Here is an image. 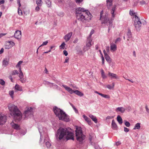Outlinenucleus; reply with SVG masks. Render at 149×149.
<instances>
[{"mask_svg":"<svg viewBox=\"0 0 149 149\" xmlns=\"http://www.w3.org/2000/svg\"><path fill=\"white\" fill-rule=\"evenodd\" d=\"M56 136V137L60 140H74V134L66 128H60L57 130Z\"/></svg>","mask_w":149,"mask_h":149,"instance_id":"nucleus-1","label":"nucleus"},{"mask_svg":"<svg viewBox=\"0 0 149 149\" xmlns=\"http://www.w3.org/2000/svg\"><path fill=\"white\" fill-rule=\"evenodd\" d=\"M76 17L78 20L84 21L90 20L92 16L88 10L79 8L76 10Z\"/></svg>","mask_w":149,"mask_h":149,"instance_id":"nucleus-2","label":"nucleus"},{"mask_svg":"<svg viewBox=\"0 0 149 149\" xmlns=\"http://www.w3.org/2000/svg\"><path fill=\"white\" fill-rule=\"evenodd\" d=\"M8 108L10 112V114L14 117V118L16 121H20L22 119V114L17 106L13 104H9Z\"/></svg>","mask_w":149,"mask_h":149,"instance_id":"nucleus-3","label":"nucleus"},{"mask_svg":"<svg viewBox=\"0 0 149 149\" xmlns=\"http://www.w3.org/2000/svg\"><path fill=\"white\" fill-rule=\"evenodd\" d=\"M53 110L56 116L58 117L60 120H63L67 122L69 121L68 116L60 109L55 107L53 108Z\"/></svg>","mask_w":149,"mask_h":149,"instance_id":"nucleus-4","label":"nucleus"},{"mask_svg":"<svg viewBox=\"0 0 149 149\" xmlns=\"http://www.w3.org/2000/svg\"><path fill=\"white\" fill-rule=\"evenodd\" d=\"M75 132L77 140L81 142L84 139L85 136L83 134L81 128H76Z\"/></svg>","mask_w":149,"mask_h":149,"instance_id":"nucleus-5","label":"nucleus"},{"mask_svg":"<svg viewBox=\"0 0 149 149\" xmlns=\"http://www.w3.org/2000/svg\"><path fill=\"white\" fill-rule=\"evenodd\" d=\"M102 20V23L105 24L107 25L109 24V30L111 29L112 27V21L110 20L108 17L107 15H105L104 17L102 18L101 19Z\"/></svg>","mask_w":149,"mask_h":149,"instance_id":"nucleus-6","label":"nucleus"},{"mask_svg":"<svg viewBox=\"0 0 149 149\" xmlns=\"http://www.w3.org/2000/svg\"><path fill=\"white\" fill-rule=\"evenodd\" d=\"M62 86L66 90L69 92L71 94H72V93H74L80 96H82L84 95L83 93L77 90L73 91L72 89L65 85H63Z\"/></svg>","mask_w":149,"mask_h":149,"instance_id":"nucleus-7","label":"nucleus"},{"mask_svg":"<svg viewBox=\"0 0 149 149\" xmlns=\"http://www.w3.org/2000/svg\"><path fill=\"white\" fill-rule=\"evenodd\" d=\"M134 24L136 30L139 31L141 29V23L140 20V19L136 15H135Z\"/></svg>","mask_w":149,"mask_h":149,"instance_id":"nucleus-8","label":"nucleus"},{"mask_svg":"<svg viewBox=\"0 0 149 149\" xmlns=\"http://www.w3.org/2000/svg\"><path fill=\"white\" fill-rule=\"evenodd\" d=\"M93 44L92 42V38H88L86 42V45L84 47V49H86V50H88Z\"/></svg>","mask_w":149,"mask_h":149,"instance_id":"nucleus-9","label":"nucleus"},{"mask_svg":"<svg viewBox=\"0 0 149 149\" xmlns=\"http://www.w3.org/2000/svg\"><path fill=\"white\" fill-rule=\"evenodd\" d=\"M33 109L30 107L28 108L27 110H26L24 112V114L25 115V117H27L33 114Z\"/></svg>","mask_w":149,"mask_h":149,"instance_id":"nucleus-10","label":"nucleus"},{"mask_svg":"<svg viewBox=\"0 0 149 149\" xmlns=\"http://www.w3.org/2000/svg\"><path fill=\"white\" fill-rule=\"evenodd\" d=\"M7 120L6 116L0 114V125L4 124Z\"/></svg>","mask_w":149,"mask_h":149,"instance_id":"nucleus-11","label":"nucleus"},{"mask_svg":"<svg viewBox=\"0 0 149 149\" xmlns=\"http://www.w3.org/2000/svg\"><path fill=\"white\" fill-rule=\"evenodd\" d=\"M72 34V32H71L68 33L64 36V39L65 40V42H67L70 39Z\"/></svg>","mask_w":149,"mask_h":149,"instance_id":"nucleus-12","label":"nucleus"},{"mask_svg":"<svg viewBox=\"0 0 149 149\" xmlns=\"http://www.w3.org/2000/svg\"><path fill=\"white\" fill-rule=\"evenodd\" d=\"M15 38L17 39H20L22 37L21 32V31H17L15 32L14 34Z\"/></svg>","mask_w":149,"mask_h":149,"instance_id":"nucleus-13","label":"nucleus"},{"mask_svg":"<svg viewBox=\"0 0 149 149\" xmlns=\"http://www.w3.org/2000/svg\"><path fill=\"white\" fill-rule=\"evenodd\" d=\"M108 75L111 79H119V77L116 74L112 73L109 72H108Z\"/></svg>","mask_w":149,"mask_h":149,"instance_id":"nucleus-14","label":"nucleus"},{"mask_svg":"<svg viewBox=\"0 0 149 149\" xmlns=\"http://www.w3.org/2000/svg\"><path fill=\"white\" fill-rule=\"evenodd\" d=\"M117 46L113 43H111L110 44V50L112 52H113L117 49Z\"/></svg>","mask_w":149,"mask_h":149,"instance_id":"nucleus-15","label":"nucleus"},{"mask_svg":"<svg viewBox=\"0 0 149 149\" xmlns=\"http://www.w3.org/2000/svg\"><path fill=\"white\" fill-rule=\"evenodd\" d=\"M125 109L123 107H118L116 109L115 111L117 112H120L121 113H123L125 111Z\"/></svg>","mask_w":149,"mask_h":149,"instance_id":"nucleus-16","label":"nucleus"},{"mask_svg":"<svg viewBox=\"0 0 149 149\" xmlns=\"http://www.w3.org/2000/svg\"><path fill=\"white\" fill-rule=\"evenodd\" d=\"M111 127L114 130H117L118 128L117 125L114 120L112 121Z\"/></svg>","mask_w":149,"mask_h":149,"instance_id":"nucleus-17","label":"nucleus"},{"mask_svg":"<svg viewBox=\"0 0 149 149\" xmlns=\"http://www.w3.org/2000/svg\"><path fill=\"white\" fill-rule=\"evenodd\" d=\"M10 125L13 128L16 130H19V126L17 124H15L12 122L11 123Z\"/></svg>","mask_w":149,"mask_h":149,"instance_id":"nucleus-18","label":"nucleus"},{"mask_svg":"<svg viewBox=\"0 0 149 149\" xmlns=\"http://www.w3.org/2000/svg\"><path fill=\"white\" fill-rule=\"evenodd\" d=\"M83 117L84 118L85 120L88 122L89 125L92 124L91 122L90 118L84 115H83Z\"/></svg>","mask_w":149,"mask_h":149,"instance_id":"nucleus-19","label":"nucleus"},{"mask_svg":"<svg viewBox=\"0 0 149 149\" xmlns=\"http://www.w3.org/2000/svg\"><path fill=\"white\" fill-rule=\"evenodd\" d=\"M116 5L114 6L111 11V14H112V16L113 18L115 16L114 12L116 9Z\"/></svg>","mask_w":149,"mask_h":149,"instance_id":"nucleus-20","label":"nucleus"},{"mask_svg":"<svg viewBox=\"0 0 149 149\" xmlns=\"http://www.w3.org/2000/svg\"><path fill=\"white\" fill-rule=\"evenodd\" d=\"M112 1L107 0V6L108 9H109L112 5Z\"/></svg>","mask_w":149,"mask_h":149,"instance_id":"nucleus-21","label":"nucleus"},{"mask_svg":"<svg viewBox=\"0 0 149 149\" xmlns=\"http://www.w3.org/2000/svg\"><path fill=\"white\" fill-rule=\"evenodd\" d=\"M89 116L92 120L93 121L95 122V123H97V119L95 116L91 114H89Z\"/></svg>","mask_w":149,"mask_h":149,"instance_id":"nucleus-22","label":"nucleus"},{"mask_svg":"<svg viewBox=\"0 0 149 149\" xmlns=\"http://www.w3.org/2000/svg\"><path fill=\"white\" fill-rule=\"evenodd\" d=\"M117 120L120 125L123 123V120L122 118L119 115L117 117Z\"/></svg>","mask_w":149,"mask_h":149,"instance_id":"nucleus-23","label":"nucleus"},{"mask_svg":"<svg viewBox=\"0 0 149 149\" xmlns=\"http://www.w3.org/2000/svg\"><path fill=\"white\" fill-rule=\"evenodd\" d=\"M15 88L18 91H22V87L18 84L16 85L15 86Z\"/></svg>","mask_w":149,"mask_h":149,"instance_id":"nucleus-24","label":"nucleus"},{"mask_svg":"<svg viewBox=\"0 0 149 149\" xmlns=\"http://www.w3.org/2000/svg\"><path fill=\"white\" fill-rule=\"evenodd\" d=\"M140 123H136L133 128L134 130L139 129L140 128Z\"/></svg>","mask_w":149,"mask_h":149,"instance_id":"nucleus-25","label":"nucleus"},{"mask_svg":"<svg viewBox=\"0 0 149 149\" xmlns=\"http://www.w3.org/2000/svg\"><path fill=\"white\" fill-rule=\"evenodd\" d=\"M23 63V61H19L17 63V64L16 66V68H19V70H20L21 69V66L20 65Z\"/></svg>","mask_w":149,"mask_h":149,"instance_id":"nucleus-26","label":"nucleus"},{"mask_svg":"<svg viewBox=\"0 0 149 149\" xmlns=\"http://www.w3.org/2000/svg\"><path fill=\"white\" fill-rule=\"evenodd\" d=\"M8 60L7 59H5L3 61V65H6L8 63Z\"/></svg>","mask_w":149,"mask_h":149,"instance_id":"nucleus-27","label":"nucleus"},{"mask_svg":"<svg viewBox=\"0 0 149 149\" xmlns=\"http://www.w3.org/2000/svg\"><path fill=\"white\" fill-rule=\"evenodd\" d=\"M4 47L6 49H9L12 48V46L7 42L5 45Z\"/></svg>","mask_w":149,"mask_h":149,"instance_id":"nucleus-28","label":"nucleus"},{"mask_svg":"<svg viewBox=\"0 0 149 149\" xmlns=\"http://www.w3.org/2000/svg\"><path fill=\"white\" fill-rule=\"evenodd\" d=\"M42 3V0H37L36 1V3L38 6H41Z\"/></svg>","mask_w":149,"mask_h":149,"instance_id":"nucleus-29","label":"nucleus"},{"mask_svg":"<svg viewBox=\"0 0 149 149\" xmlns=\"http://www.w3.org/2000/svg\"><path fill=\"white\" fill-rule=\"evenodd\" d=\"M104 57L106 60V61L109 62H110L111 60H110V58L109 57V56L108 55V54H107L106 55H104Z\"/></svg>","mask_w":149,"mask_h":149,"instance_id":"nucleus-30","label":"nucleus"},{"mask_svg":"<svg viewBox=\"0 0 149 149\" xmlns=\"http://www.w3.org/2000/svg\"><path fill=\"white\" fill-rule=\"evenodd\" d=\"M102 77L103 79H105L107 78V76L105 75L104 71L102 69L101 71Z\"/></svg>","mask_w":149,"mask_h":149,"instance_id":"nucleus-31","label":"nucleus"},{"mask_svg":"<svg viewBox=\"0 0 149 149\" xmlns=\"http://www.w3.org/2000/svg\"><path fill=\"white\" fill-rule=\"evenodd\" d=\"M45 2L48 7H50L51 5V2L50 0H45Z\"/></svg>","mask_w":149,"mask_h":149,"instance_id":"nucleus-32","label":"nucleus"},{"mask_svg":"<svg viewBox=\"0 0 149 149\" xmlns=\"http://www.w3.org/2000/svg\"><path fill=\"white\" fill-rule=\"evenodd\" d=\"M101 96L106 98L109 99L110 98V96L108 95H105L102 93V94H101Z\"/></svg>","mask_w":149,"mask_h":149,"instance_id":"nucleus-33","label":"nucleus"},{"mask_svg":"<svg viewBox=\"0 0 149 149\" xmlns=\"http://www.w3.org/2000/svg\"><path fill=\"white\" fill-rule=\"evenodd\" d=\"M127 35L128 37V38H131L132 37V33L130 30H129L127 33Z\"/></svg>","mask_w":149,"mask_h":149,"instance_id":"nucleus-34","label":"nucleus"},{"mask_svg":"<svg viewBox=\"0 0 149 149\" xmlns=\"http://www.w3.org/2000/svg\"><path fill=\"white\" fill-rule=\"evenodd\" d=\"M19 78H21L22 77H23L24 75L23 73L21 70H19Z\"/></svg>","mask_w":149,"mask_h":149,"instance_id":"nucleus-35","label":"nucleus"},{"mask_svg":"<svg viewBox=\"0 0 149 149\" xmlns=\"http://www.w3.org/2000/svg\"><path fill=\"white\" fill-rule=\"evenodd\" d=\"M124 122H125V125L126 127H128L130 126V123L129 122L127 121L126 120L124 121Z\"/></svg>","mask_w":149,"mask_h":149,"instance_id":"nucleus-36","label":"nucleus"},{"mask_svg":"<svg viewBox=\"0 0 149 149\" xmlns=\"http://www.w3.org/2000/svg\"><path fill=\"white\" fill-rule=\"evenodd\" d=\"M65 44L64 42H63L62 44L59 47L60 49H64Z\"/></svg>","mask_w":149,"mask_h":149,"instance_id":"nucleus-37","label":"nucleus"},{"mask_svg":"<svg viewBox=\"0 0 149 149\" xmlns=\"http://www.w3.org/2000/svg\"><path fill=\"white\" fill-rule=\"evenodd\" d=\"M47 84L50 87H52V86H55L56 87H57V85H53V84H53L49 82H47Z\"/></svg>","mask_w":149,"mask_h":149,"instance_id":"nucleus-38","label":"nucleus"},{"mask_svg":"<svg viewBox=\"0 0 149 149\" xmlns=\"http://www.w3.org/2000/svg\"><path fill=\"white\" fill-rule=\"evenodd\" d=\"M19 73V72L17 70H13V72L12 74L13 75H15V74H18Z\"/></svg>","mask_w":149,"mask_h":149,"instance_id":"nucleus-39","label":"nucleus"},{"mask_svg":"<svg viewBox=\"0 0 149 149\" xmlns=\"http://www.w3.org/2000/svg\"><path fill=\"white\" fill-rule=\"evenodd\" d=\"M9 44H10V45L12 46V47L15 45V43L14 42L11 41H8V42Z\"/></svg>","mask_w":149,"mask_h":149,"instance_id":"nucleus-40","label":"nucleus"},{"mask_svg":"<svg viewBox=\"0 0 149 149\" xmlns=\"http://www.w3.org/2000/svg\"><path fill=\"white\" fill-rule=\"evenodd\" d=\"M48 43V41H46L43 42L42 44L39 46V47H41V46H43L44 45H46Z\"/></svg>","mask_w":149,"mask_h":149,"instance_id":"nucleus-41","label":"nucleus"},{"mask_svg":"<svg viewBox=\"0 0 149 149\" xmlns=\"http://www.w3.org/2000/svg\"><path fill=\"white\" fill-rule=\"evenodd\" d=\"M18 14L20 15H22V10L19 9V8H18Z\"/></svg>","mask_w":149,"mask_h":149,"instance_id":"nucleus-42","label":"nucleus"},{"mask_svg":"<svg viewBox=\"0 0 149 149\" xmlns=\"http://www.w3.org/2000/svg\"><path fill=\"white\" fill-rule=\"evenodd\" d=\"M46 145L47 147V148H49L51 146V144L48 141H47V142H46Z\"/></svg>","mask_w":149,"mask_h":149,"instance_id":"nucleus-43","label":"nucleus"},{"mask_svg":"<svg viewBox=\"0 0 149 149\" xmlns=\"http://www.w3.org/2000/svg\"><path fill=\"white\" fill-rule=\"evenodd\" d=\"M19 80L21 81V82L22 83H24L26 81L24 79V78L23 77H22L21 78H19Z\"/></svg>","mask_w":149,"mask_h":149,"instance_id":"nucleus-44","label":"nucleus"},{"mask_svg":"<svg viewBox=\"0 0 149 149\" xmlns=\"http://www.w3.org/2000/svg\"><path fill=\"white\" fill-rule=\"evenodd\" d=\"M94 31L93 30H92L90 34V35L89 36L88 38H91V37L92 35L94 33Z\"/></svg>","mask_w":149,"mask_h":149,"instance_id":"nucleus-45","label":"nucleus"},{"mask_svg":"<svg viewBox=\"0 0 149 149\" xmlns=\"http://www.w3.org/2000/svg\"><path fill=\"white\" fill-rule=\"evenodd\" d=\"M5 82L4 80L2 79H0V84L2 85H3L5 84Z\"/></svg>","mask_w":149,"mask_h":149,"instance_id":"nucleus-46","label":"nucleus"},{"mask_svg":"<svg viewBox=\"0 0 149 149\" xmlns=\"http://www.w3.org/2000/svg\"><path fill=\"white\" fill-rule=\"evenodd\" d=\"M121 39L120 38H118L115 41V43H117L118 42H120L121 41Z\"/></svg>","mask_w":149,"mask_h":149,"instance_id":"nucleus-47","label":"nucleus"},{"mask_svg":"<svg viewBox=\"0 0 149 149\" xmlns=\"http://www.w3.org/2000/svg\"><path fill=\"white\" fill-rule=\"evenodd\" d=\"M9 94L10 95L13 97V95L14 94V91H10L9 92Z\"/></svg>","mask_w":149,"mask_h":149,"instance_id":"nucleus-48","label":"nucleus"},{"mask_svg":"<svg viewBox=\"0 0 149 149\" xmlns=\"http://www.w3.org/2000/svg\"><path fill=\"white\" fill-rule=\"evenodd\" d=\"M140 3L141 5H142L146 4V2L145 1L142 0L140 2Z\"/></svg>","mask_w":149,"mask_h":149,"instance_id":"nucleus-49","label":"nucleus"},{"mask_svg":"<svg viewBox=\"0 0 149 149\" xmlns=\"http://www.w3.org/2000/svg\"><path fill=\"white\" fill-rule=\"evenodd\" d=\"M124 131L125 132H127L129 131V129L126 127H124Z\"/></svg>","mask_w":149,"mask_h":149,"instance_id":"nucleus-50","label":"nucleus"},{"mask_svg":"<svg viewBox=\"0 0 149 149\" xmlns=\"http://www.w3.org/2000/svg\"><path fill=\"white\" fill-rule=\"evenodd\" d=\"M69 58L68 57H66V59H65V62H64V63H66L68 62L69 61Z\"/></svg>","mask_w":149,"mask_h":149,"instance_id":"nucleus-51","label":"nucleus"},{"mask_svg":"<svg viewBox=\"0 0 149 149\" xmlns=\"http://www.w3.org/2000/svg\"><path fill=\"white\" fill-rule=\"evenodd\" d=\"M64 54L65 56H67L68 55V53L66 50H64L63 51Z\"/></svg>","mask_w":149,"mask_h":149,"instance_id":"nucleus-52","label":"nucleus"},{"mask_svg":"<svg viewBox=\"0 0 149 149\" xmlns=\"http://www.w3.org/2000/svg\"><path fill=\"white\" fill-rule=\"evenodd\" d=\"M107 88H109V89H112L113 88L112 87V86H111L110 85H107Z\"/></svg>","mask_w":149,"mask_h":149,"instance_id":"nucleus-53","label":"nucleus"},{"mask_svg":"<svg viewBox=\"0 0 149 149\" xmlns=\"http://www.w3.org/2000/svg\"><path fill=\"white\" fill-rule=\"evenodd\" d=\"M20 0H17V3L18 4L19 7H20L21 6V4L20 3Z\"/></svg>","mask_w":149,"mask_h":149,"instance_id":"nucleus-54","label":"nucleus"},{"mask_svg":"<svg viewBox=\"0 0 149 149\" xmlns=\"http://www.w3.org/2000/svg\"><path fill=\"white\" fill-rule=\"evenodd\" d=\"M5 3V1L4 0H0V5L3 4Z\"/></svg>","mask_w":149,"mask_h":149,"instance_id":"nucleus-55","label":"nucleus"},{"mask_svg":"<svg viewBox=\"0 0 149 149\" xmlns=\"http://www.w3.org/2000/svg\"><path fill=\"white\" fill-rule=\"evenodd\" d=\"M109 46H106V50L107 52H109Z\"/></svg>","mask_w":149,"mask_h":149,"instance_id":"nucleus-56","label":"nucleus"},{"mask_svg":"<svg viewBox=\"0 0 149 149\" xmlns=\"http://www.w3.org/2000/svg\"><path fill=\"white\" fill-rule=\"evenodd\" d=\"M103 13V11H102L100 13V19H101L102 18V14Z\"/></svg>","mask_w":149,"mask_h":149,"instance_id":"nucleus-57","label":"nucleus"},{"mask_svg":"<svg viewBox=\"0 0 149 149\" xmlns=\"http://www.w3.org/2000/svg\"><path fill=\"white\" fill-rule=\"evenodd\" d=\"M39 6H37V7H36L35 10L36 11H38L39 10L40 8Z\"/></svg>","mask_w":149,"mask_h":149,"instance_id":"nucleus-58","label":"nucleus"},{"mask_svg":"<svg viewBox=\"0 0 149 149\" xmlns=\"http://www.w3.org/2000/svg\"><path fill=\"white\" fill-rule=\"evenodd\" d=\"M6 34V33H0V38L3 36H5Z\"/></svg>","mask_w":149,"mask_h":149,"instance_id":"nucleus-59","label":"nucleus"},{"mask_svg":"<svg viewBox=\"0 0 149 149\" xmlns=\"http://www.w3.org/2000/svg\"><path fill=\"white\" fill-rule=\"evenodd\" d=\"M145 108L146 111L148 113H149V109H148L147 106H146L145 107Z\"/></svg>","mask_w":149,"mask_h":149,"instance_id":"nucleus-60","label":"nucleus"},{"mask_svg":"<svg viewBox=\"0 0 149 149\" xmlns=\"http://www.w3.org/2000/svg\"><path fill=\"white\" fill-rule=\"evenodd\" d=\"M44 71L46 73V74L48 73V72H49L48 71L46 68H45V70H44Z\"/></svg>","mask_w":149,"mask_h":149,"instance_id":"nucleus-61","label":"nucleus"},{"mask_svg":"<svg viewBox=\"0 0 149 149\" xmlns=\"http://www.w3.org/2000/svg\"><path fill=\"white\" fill-rule=\"evenodd\" d=\"M78 41V39L77 38L75 39L73 41V43H77Z\"/></svg>","mask_w":149,"mask_h":149,"instance_id":"nucleus-62","label":"nucleus"},{"mask_svg":"<svg viewBox=\"0 0 149 149\" xmlns=\"http://www.w3.org/2000/svg\"><path fill=\"white\" fill-rule=\"evenodd\" d=\"M83 0H76V1L77 3H80Z\"/></svg>","mask_w":149,"mask_h":149,"instance_id":"nucleus-63","label":"nucleus"},{"mask_svg":"<svg viewBox=\"0 0 149 149\" xmlns=\"http://www.w3.org/2000/svg\"><path fill=\"white\" fill-rule=\"evenodd\" d=\"M130 14L131 15H133V11L132 10H130Z\"/></svg>","mask_w":149,"mask_h":149,"instance_id":"nucleus-64","label":"nucleus"}]
</instances>
